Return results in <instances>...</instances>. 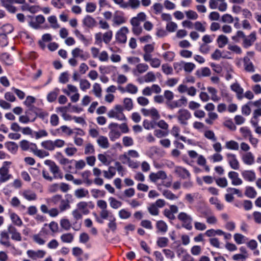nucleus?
<instances>
[{"label":"nucleus","instance_id":"obj_30","mask_svg":"<svg viewBox=\"0 0 261 261\" xmlns=\"http://www.w3.org/2000/svg\"><path fill=\"white\" fill-rule=\"evenodd\" d=\"M144 61L149 62L150 64V65L152 67L154 68H159L161 64V61L160 59L157 58H152V56L147 57L146 58H145L144 59Z\"/></svg>","mask_w":261,"mask_h":261},{"label":"nucleus","instance_id":"obj_55","mask_svg":"<svg viewBox=\"0 0 261 261\" xmlns=\"http://www.w3.org/2000/svg\"><path fill=\"white\" fill-rule=\"evenodd\" d=\"M113 37V32L109 30L102 34L103 41L106 44H109Z\"/></svg>","mask_w":261,"mask_h":261},{"label":"nucleus","instance_id":"obj_21","mask_svg":"<svg viewBox=\"0 0 261 261\" xmlns=\"http://www.w3.org/2000/svg\"><path fill=\"white\" fill-rule=\"evenodd\" d=\"M228 177L231 180L233 186H239L243 184V180L239 177V174L234 171H230L228 174Z\"/></svg>","mask_w":261,"mask_h":261},{"label":"nucleus","instance_id":"obj_32","mask_svg":"<svg viewBox=\"0 0 261 261\" xmlns=\"http://www.w3.org/2000/svg\"><path fill=\"white\" fill-rule=\"evenodd\" d=\"M32 145L33 147L32 148V151L38 157L40 158H43L49 155V153L48 152L43 150L37 149V145L36 144H32Z\"/></svg>","mask_w":261,"mask_h":261},{"label":"nucleus","instance_id":"obj_39","mask_svg":"<svg viewBox=\"0 0 261 261\" xmlns=\"http://www.w3.org/2000/svg\"><path fill=\"white\" fill-rule=\"evenodd\" d=\"M217 41L218 46L220 48H223L228 43V39L226 36L220 35L218 37Z\"/></svg>","mask_w":261,"mask_h":261},{"label":"nucleus","instance_id":"obj_58","mask_svg":"<svg viewBox=\"0 0 261 261\" xmlns=\"http://www.w3.org/2000/svg\"><path fill=\"white\" fill-rule=\"evenodd\" d=\"M47 19L52 28L56 29L60 28V25L59 24L57 17L55 16H50Z\"/></svg>","mask_w":261,"mask_h":261},{"label":"nucleus","instance_id":"obj_36","mask_svg":"<svg viewBox=\"0 0 261 261\" xmlns=\"http://www.w3.org/2000/svg\"><path fill=\"white\" fill-rule=\"evenodd\" d=\"M123 110L125 109L128 111L132 110L133 108L134 105L133 100L130 98L126 97L123 100Z\"/></svg>","mask_w":261,"mask_h":261},{"label":"nucleus","instance_id":"obj_27","mask_svg":"<svg viewBox=\"0 0 261 261\" xmlns=\"http://www.w3.org/2000/svg\"><path fill=\"white\" fill-rule=\"evenodd\" d=\"M140 6V1L139 0H127L125 3L123 9L130 8L133 10H136L139 8Z\"/></svg>","mask_w":261,"mask_h":261},{"label":"nucleus","instance_id":"obj_59","mask_svg":"<svg viewBox=\"0 0 261 261\" xmlns=\"http://www.w3.org/2000/svg\"><path fill=\"white\" fill-rule=\"evenodd\" d=\"M245 36L243 31H238L236 34L231 37V39L235 42H239L240 39H243L244 40Z\"/></svg>","mask_w":261,"mask_h":261},{"label":"nucleus","instance_id":"obj_46","mask_svg":"<svg viewBox=\"0 0 261 261\" xmlns=\"http://www.w3.org/2000/svg\"><path fill=\"white\" fill-rule=\"evenodd\" d=\"M32 144H35L33 143H30L28 141L25 140H23L20 142V147L22 150H28L29 149H30L32 150V148L33 147L32 145Z\"/></svg>","mask_w":261,"mask_h":261},{"label":"nucleus","instance_id":"obj_60","mask_svg":"<svg viewBox=\"0 0 261 261\" xmlns=\"http://www.w3.org/2000/svg\"><path fill=\"white\" fill-rule=\"evenodd\" d=\"M61 240L64 243H70L72 242L73 236L70 233H64L61 236Z\"/></svg>","mask_w":261,"mask_h":261},{"label":"nucleus","instance_id":"obj_35","mask_svg":"<svg viewBox=\"0 0 261 261\" xmlns=\"http://www.w3.org/2000/svg\"><path fill=\"white\" fill-rule=\"evenodd\" d=\"M144 53L143 55V59L151 56V53L154 51V46L153 44H148L144 46L143 48Z\"/></svg>","mask_w":261,"mask_h":261},{"label":"nucleus","instance_id":"obj_1","mask_svg":"<svg viewBox=\"0 0 261 261\" xmlns=\"http://www.w3.org/2000/svg\"><path fill=\"white\" fill-rule=\"evenodd\" d=\"M110 118H115L120 121H126V118L123 113V108L121 105H116L113 109L108 113Z\"/></svg>","mask_w":261,"mask_h":261},{"label":"nucleus","instance_id":"obj_33","mask_svg":"<svg viewBox=\"0 0 261 261\" xmlns=\"http://www.w3.org/2000/svg\"><path fill=\"white\" fill-rule=\"evenodd\" d=\"M74 195L78 199L83 198L88 196L89 191L84 188H79L74 191Z\"/></svg>","mask_w":261,"mask_h":261},{"label":"nucleus","instance_id":"obj_48","mask_svg":"<svg viewBox=\"0 0 261 261\" xmlns=\"http://www.w3.org/2000/svg\"><path fill=\"white\" fill-rule=\"evenodd\" d=\"M95 152L94 145L91 143H87L84 147V154L86 155L92 154Z\"/></svg>","mask_w":261,"mask_h":261},{"label":"nucleus","instance_id":"obj_24","mask_svg":"<svg viewBox=\"0 0 261 261\" xmlns=\"http://www.w3.org/2000/svg\"><path fill=\"white\" fill-rule=\"evenodd\" d=\"M149 177L151 181L155 182L159 179H166L167 178V174L163 171H159L156 173H151Z\"/></svg>","mask_w":261,"mask_h":261},{"label":"nucleus","instance_id":"obj_34","mask_svg":"<svg viewBox=\"0 0 261 261\" xmlns=\"http://www.w3.org/2000/svg\"><path fill=\"white\" fill-rule=\"evenodd\" d=\"M180 132V127L177 125H174L172 127V128L170 130V133L175 138H179L181 140L185 142L186 140V138L184 136H180L179 135Z\"/></svg>","mask_w":261,"mask_h":261},{"label":"nucleus","instance_id":"obj_13","mask_svg":"<svg viewBox=\"0 0 261 261\" xmlns=\"http://www.w3.org/2000/svg\"><path fill=\"white\" fill-rule=\"evenodd\" d=\"M46 254V252L43 250H28L27 251V254L28 257L33 260L42 258Z\"/></svg>","mask_w":261,"mask_h":261},{"label":"nucleus","instance_id":"obj_44","mask_svg":"<svg viewBox=\"0 0 261 261\" xmlns=\"http://www.w3.org/2000/svg\"><path fill=\"white\" fill-rule=\"evenodd\" d=\"M245 195L249 198H253L256 196L257 192L253 187L248 186L246 188Z\"/></svg>","mask_w":261,"mask_h":261},{"label":"nucleus","instance_id":"obj_42","mask_svg":"<svg viewBox=\"0 0 261 261\" xmlns=\"http://www.w3.org/2000/svg\"><path fill=\"white\" fill-rule=\"evenodd\" d=\"M225 147L228 149L234 150H238L239 148L238 143L233 140L226 142Z\"/></svg>","mask_w":261,"mask_h":261},{"label":"nucleus","instance_id":"obj_4","mask_svg":"<svg viewBox=\"0 0 261 261\" xmlns=\"http://www.w3.org/2000/svg\"><path fill=\"white\" fill-rule=\"evenodd\" d=\"M209 7L211 9H218L220 12H225L228 8L225 0H210Z\"/></svg>","mask_w":261,"mask_h":261},{"label":"nucleus","instance_id":"obj_8","mask_svg":"<svg viewBox=\"0 0 261 261\" xmlns=\"http://www.w3.org/2000/svg\"><path fill=\"white\" fill-rule=\"evenodd\" d=\"M126 21V19L124 16V14L122 12L119 11L114 12L112 19V25L113 27L120 26L125 23Z\"/></svg>","mask_w":261,"mask_h":261},{"label":"nucleus","instance_id":"obj_23","mask_svg":"<svg viewBox=\"0 0 261 261\" xmlns=\"http://www.w3.org/2000/svg\"><path fill=\"white\" fill-rule=\"evenodd\" d=\"M175 173L182 178H190V173L185 168L180 166H176L174 169Z\"/></svg>","mask_w":261,"mask_h":261},{"label":"nucleus","instance_id":"obj_53","mask_svg":"<svg viewBox=\"0 0 261 261\" xmlns=\"http://www.w3.org/2000/svg\"><path fill=\"white\" fill-rule=\"evenodd\" d=\"M109 201L111 207L114 209H117L122 205V202L117 200L114 197H111L109 198Z\"/></svg>","mask_w":261,"mask_h":261},{"label":"nucleus","instance_id":"obj_10","mask_svg":"<svg viewBox=\"0 0 261 261\" xmlns=\"http://www.w3.org/2000/svg\"><path fill=\"white\" fill-rule=\"evenodd\" d=\"M191 117V114L188 110L181 109L178 112L177 120L180 124L187 125Z\"/></svg>","mask_w":261,"mask_h":261},{"label":"nucleus","instance_id":"obj_49","mask_svg":"<svg viewBox=\"0 0 261 261\" xmlns=\"http://www.w3.org/2000/svg\"><path fill=\"white\" fill-rule=\"evenodd\" d=\"M92 91L96 97L100 98L102 96V89L98 83H94L93 85Z\"/></svg>","mask_w":261,"mask_h":261},{"label":"nucleus","instance_id":"obj_25","mask_svg":"<svg viewBox=\"0 0 261 261\" xmlns=\"http://www.w3.org/2000/svg\"><path fill=\"white\" fill-rule=\"evenodd\" d=\"M243 162L247 165H252L254 163V156L251 152L244 153L242 156Z\"/></svg>","mask_w":261,"mask_h":261},{"label":"nucleus","instance_id":"obj_18","mask_svg":"<svg viewBox=\"0 0 261 261\" xmlns=\"http://www.w3.org/2000/svg\"><path fill=\"white\" fill-rule=\"evenodd\" d=\"M156 80V77L152 71L148 72L144 76L139 78L138 81L140 84L143 83L154 82Z\"/></svg>","mask_w":261,"mask_h":261},{"label":"nucleus","instance_id":"obj_9","mask_svg":"<svg viewBox=\"0 0 261 261\" xmlns=\"http://www.w3.org/2000/svg\"><path fill=\"white\" fill-rule=\"evenodd\" d=\"M108 128L110 129L109 136L111 141H114L120 137L121 133L118 129L117 123H111L109 125Z\"/></svg>","mask_w":261,"mask_h":261},{"label":"nucleus","instance_id":"obj_20","mask_svg":"<svg viewBox=\"0 0 261 261\" xmlns=\"http://www.w3.org/2000/svg\"><path fill=\"white\" fill-rule=\"evenodd\" d=\"M0 244L6 247L11 246L9 235L7 231L3 230L1 231L0 233Z\"/></svg>","mask_w":261,"mask_h":261},{"label":"nucleus","instance_id":"obj_64","mask_svg":"<svg viewBox=\"0 0 261 261\" xmlns=\"http://www.w3.org/2000/svg\"><path fill=\"white\" fill-rule=\"evenodd\" d=\"M126 92L132 94H135L138 91V87L133 84H128L126 86Z\"/></svg>","mask_w":261,"mask_h":261},{"label":"nucleus","instance_id":"obj_56","mask_svg":"<svg viewBox=\"0 0 261 261\" xmlns=\"http://www.w3.org/2000/svg\"><path fill=\"white\" fill-rule=\"evenodd\" d=\"M5 146L9 151L12 153L16 152L18 149V146L15 142H9L5 144Z\"/></svg>","mask_w":261,"mask_h":261},{"label":"nucleus","instance_id":"obj_2","mask_svg":"<svg viewBox=\"0 0 261 261\" xmlns=\"http://www.w3.org/2000/svg\"><path fill=\"white\" fill-rule=\"evenodd\" d=\"M29 25L32 28L38 30L40 28L41 24H43L45 20V17L42 15H38L36 16L29 15Z\"/></svg>","mask_w":261,"mask_h":261},{"label":"nucleus","instance_id":"obj_28","mask_svg":"<svg viewBox=\"0 0 261 261\" xmlns=\"http://www.w3.org/2000/svg\"><path fill=\"white\" fill-rule=\"evenodd\" d=\"M97 143L100 147L103 149H107L109 147L110 144L108 139L107 137L103 136H98L97 140Z\"/></svg>","mask_w":261,"mask_h":261},{"label":"nucleus","instance_id":"obj_50","mask_svg":"<svg viewBox=\"0 0 261 261\" xmlns=\"http://www.w3.org/2000/svg\"><path fill=\"white\" fill-rule=\"evenodd\" d=\"M156 226L159 231L165 233L167 231L168 226L163 221L160 220L156 222Z\"/></svg>","mask_w":261,"mask_h":261},{"label":"nucleus","instance_id":"obj_38","mask_svg":"<svg viewBox=\"0 0 261 261\" xmlns=\"http://www.w3.org/2000/svg\"><path fill=\"white\" fill-rule=\"evenodd\" d=\"M231 89L232 91L236 92L237 97L239 99H241L243 98L242 94L243 93V89L237 83H234L231 86Z\"/></svg>","mask_w":261,"mask_h":261},{"label":"nucleus","instance_id":"obj_31","mask_svg":"<svg viewBox=\"0 0 261 261\" xmlns=\"http://www.w3.org/2000/svg\"><path fill=\"white\" fill-rule=\"evenodd\" d=\"M9 216L12 223L17 226L20 227L22 225V221L20 217L14 212H11Z\"/></svg>","mask_w":261,"mask_h":261},{"label":"nucleus","instance_id":"obj_29","mask_svg":"<svg viewBox=\"0 0 261 261\" xmlns=\"http://www.w3.org/2000/svg\"><path fill=\"white\" fill-rule=\"evenodd\" d=\"M21 195L24 199L28 201H34L37 199L36 193L30 190H24L22 192Z\"/></svg>","mask_w":261,"mask_h":261},{"label":"nucleus","instance_id":"obj_19","mask_svg":"<svg viewBox=\"0 0 261 261\" xmlns=\"http://www.w3.org/2000/svg\"><path fill=\"white\" fill-rule=\"evenodd\" d=\"M256 40L255 32H251L247 37L245 36L243 40V46L245 48H247L253 44Z\"/></svg>","mask_w":261,"mask_h":261},{"label":"nucleus","instance_id":"obj_26","mask_svg":"<svg viewBox=\"0 0 261 261\" xmlns=\"http://www.w3.org/2000/svg\"><path fill=\"white\" fill-rule=\"evenodd\" d=\"M11 177L9 174L8 168L3 166L0 168V182H4L8 180Z\"/></svg>","mask_w":261,"mask_h":261},{"label":"nucleus","instance_id":"obj_16","mask_svg":"<svg viewBox=\"0 0 261 261\" xmlns=\"http://www.w3.org/2000/svg\"><path fill=\"white\" fill-rule=\"evenodd\" d=\"M243 179L248 182H254L256 180V174L252 170H245L241 172Z\"/></svg>","mask_w":261,"mask_h":261},{"label":"nucleus","instance_id":"obj_14","mask_svg":"<svg viewBox=\"0 0 261 261\" xmlns=\"http://www.w3.org/2000/svg\"><path fill=\"white\" fill-rule=\"evenodd\" d=\"M129 31L127 27H123L117 32L116 38V40L120 43H124L126 42V34Z\"/></svg>","mask_w":261,"mask_h":261},{"label":"nucleus","instance_id":"obj_11","mask_svg":"<svg viewBox=\"0 0 261 261\" xmlns=\"http://www.w3.org/2000/svg\"><path fill=\"white\" fill-rule=\"evenodd\" d=\"M71 55L75 58H80L83 61H86L90 57L89 53L80 47H75L71 50Z\"/></svg>","mask_w":261,"mask_h":261},{"label":"nucleus","instance_id":"obj_62","mask_svg":"<svg viewBox=\"0 0 261 261\" xmlns=\"http://www.w3.org/2000/svg\"><path fill=\"white\" fill-rule=\"evenodd\" d=\"M193 27L194 29L200 32L204 33L206 31V28L204 24L200 21H196L194 23Z\"/></svg>","mask_w":261,"mask_h":261},{"label":"nucleus","instance_id":"obj_7","mask_svg":"<svg viewBox=\"0 0 261 261\" xmlns=\"http://www.w3.org/2000/svg\"><path fill=\"white\" fill-rule=\"evenodd\" d=\"M46 226H47V224H45L44 227L38 233L32 236L33 241L39 245H43L46 242V235L47 234V232L45 229V227Z\"/></svg>","mask_w":261,"mask_h":261},{"label":"nucleus","instance_id":"obj_51","mask_svg":"<svg viewBox=\"0 0 261 261\" xmlns=\"http://www.w3.org/2000/svg\"><path fill=\"white\" fill-rule=\"evenodd\" d=\"M88 203L85 201H81L77 204V209L82 211L83 214H87L89 210L87 209Z\"/></svg>","mask_w":261,"mask_h":261},{"label":"nucleus","instance_id":"obj_12","mask_svg":"<svg viewBox=\"0 0 261 261\" xmlns=\"http://www.w3.org/2000/svg\"><path fill=\"white\" fill-rule=\"evenodd\" d=\"M188 103L187 98L184 96H182L181 97L178 99L177 100L173 101H169L167 103L168 107L171 109H173L176 108H179L182 106H186Z\"/></svg>","mask_w":261,"mask_h":261},{"label":"nucleus","instance_id":"obj_57","mask_svg":"<svg viewBox=\"0 0 261 261\" xmlns=\"http://www.w3.org/2000/svg\"><path fill=\"white\" fill-rule=\"evenodd\" d=\"M109 220V222L108 224V227L111 231L115 232L117 228L116 218L113 216H111Z\"/></svg>","mask_w":261,"mask_h":261},{"label":"nucleus","instance_id":"obj_54","mask_svg":"<svg viewBox=\"0 0 261 261\" xmlns=\"http://www.w3.org/2000/svg\"><path fill=\"white\" fill-rule=\"evenodd\" d=\"M67 89H63V91L64 93L69 96L71 93H75L78 92V89L77 87L71 84H68L67 86Z\"/></svg>","mask_w":261,"mask_h":261},{"label":"nucleus","instance_id":"obj_17","mask_svg":"<svg viewBox=\"0 0 261 261\" xmlns=\"http://www.w3.org/2000/svg\"><path fill=\"white\" fill-rule=\"evenodd\" d=\"M226 157L231 168L234 170H238L239 169V163L234 154L228 153L226 154Z\"/></svg>","mask_w":261,"mask_h":261},{"label":"nucleus","instance_id":"obj_5","mask_svg":"<svg viewBox=\"0 0 261 261\" xmlns=\"http://www.w3.org/2000/svg\"><path fill=\"white\" fill-rule=\"evenodd\" d=\"M44 164L49 166L50 172L54 175L53 178L59 179L63 178V173L61 172L59 167L54 162L49 160H46L44 161Z\"/></svg>","mask_w":261,"mask_h":261},{"label":"nucleus","instance_id":"obj_43","mask_svg":"<svg viewBox=\"0 0 261 261\" xmlns=\"http://www.w3.org/2000/svg\"><path fill=\"white\" fill-rule=\"evenodd\" d=\"M41 146L45 149L49 151H53L55 149L54 141L50 140L43 141L41 143Z\"/></svg>","mask_w":261,"mask_h":261},{"label":"nucleus","instance_id":"obj_41","mask_svg":"<svg viewBox=\"0 0 261 261\" xmlns=\"http://www.w3.org/2000/svg\"><path fill=\"white\" fill-rule=\"evenodd\" d=\"M207 115L208 117L205 119V122L209 125H212L214 123V121L218 118V114L215 112H210Z\"/></svg>","mask_w":261,"mask_h":261},{"label":"nucleus","instance_id":"obj_63","mask_svg":"<svg viewBox=\"0 0 261 261\" xmlns=\"http://www.w3.org/2000/svg\"><path fill=\"white\" fill-rule=\"evenodd\" d=\"M221 20L225 23H232L234 21V18L230 14L226 13L222 16Z\"/></svg>","mask_w":261,"mask_h":261},{"label":"nucleus","instance_id":"obj_3","mask_svg":"<svg viewBox=\"0 0 261 261\" xmlns=\"http://www.w3.org/2000/svg\"><path fill=\"white\" fill-rule=\"evenodd\" d=\"M177 219L182 222V226L187 230H190L192 229V217L185 212H180L177 215Z\"/></svg>","mask_w":261,"mask_h":261},{"label":"nucleus","instance_id":"obj_40","mask_svg":"<svg viewBox=\"0 0 261 261\" xmlns=\"http://www.w3.org/2000/svg\"><path fill=\"white\" fill-rule=\"evenodd\" d=\"M244 67L246 71L248 72H254V69L252 63L250 61V59L248 57L244 58Z\"/></svg>","mask_w":261,"mask_h":261},{"label":"nucleus","instance_id":"obj_15","mask_svg":"<svg viewBox=\"0 0 261 261\" xmlns=\"http://www.w3.org/2000/svg\"><path fill=\"white\" fill-rule=\"evenodd\" d=\"M8 234H11V239L13 240L20 242L22 240L21 234L17 231V229L12 224L9 225L7 228Z\"/></svg>","mask_w":261,"mask_h":261},{"label":"nucleus","instance_id":"obj_6","mask_svg":"<svg viewBox=\"0 0 261 261\" xmlns=\"http://www.w3.org/2000/svg\"><path fill=\"white\" fill-rule=\"evenodd\" d=\"M44 164L49 166L50 172L54 175L53 178L59 179L63 178V173L61 172L59 167L54 162L49 160H46L44 161Z\"/></svg>","mask_w":261,"mask_h":261},{"label":"nucleus","instance_id":"obj_45","mask_svg":"<svg viewBox=\"0 0 261 261\" xmlns=\"http://www.w3.org/2000/svg\"><path fill=\"white\" fill-rule=\"evenodd\" d=\"M103 176L106 178L111 179L116 174L114 167L110 166L108 170L103 171Z\"/></svg>","mask_w":261,"mask_h":261},{"label":"nucleus","instance_id":"obj_61","mask_svg":"<svg viewBox=\"0 0 261 261\" xmlns=\"http://www.w3.org/2000/svg\"><path fill=\"white\" fill-rule=\"evenodd\" d=\"M163 195L167 199L169 200H175L178 198V197L174 194L171 191L165 190L162 192Z\"/></svg>","mask_w":261,"mask_h":261},{"label":"nucleus","instance_id":"obj_52","mask_svg":"<svg viewBox=\"0 0 261 261\" xmlns=\"http://www.w3.org/2000/svg\"><path fill=\"white\" fill-rule=\"evenodd\" d=\"M91 84L86 79H81L80 81V88L81 90L85 91L90 89Z\"/></svg>","mask_w":261,"mask_h":261},{"label":"nucleus","instance_id":"obj_47","mask_svg":"<svg viewBox=\"0 0 261 261\" xmlns=\"http://www.w3.org/2000/svg\"><path fill=\"white\" fill-rule=\"evenodd\" d=\"M59 93V89L55 88L53 91L50 92L47 96V99L49 102H53L55 101Z\"/></svg>","mask_w":261,"mask_h":261},{"label":"nucleus","instance_id":"obj_22","mask_svg":"<svg viewBox=\"0 0 261 261\" xmlns=\"http://www.w3.org/2000/svg\"><path fill=\"white\" fill-rule=\"evenodd\" d=\"M83 24L89 28H93L96 26L97 22L94 18L90 15L86 16L83 19Z\"/></svg>","mask_w":261,"mask_h":261},{"label":"nucleus","instance_id":"obj_37","mask_svg":"<svg viewBox=\"0 0 261 261\" xmlns=\"http://www.w3.org/2000/svg\"><path fill=\"white\" fill-rule=\"evenodd\" d=\"M149 69V66L146 63H139L137 65L135 71L141 74L146 72Z\"/></svg>","mask_w":261,"mask_h":261}]
</instances>
